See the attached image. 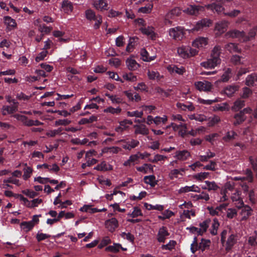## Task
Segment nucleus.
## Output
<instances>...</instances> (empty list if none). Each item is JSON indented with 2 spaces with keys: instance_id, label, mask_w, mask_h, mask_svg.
<instances>
[{
  "instance_id": "50",
  "label": "nucleus",
  "mask_w": 257,
  "mask_h": 257,
  "mask_svg": "<svg viewBox=\"0 0 257 257\" xmlns=\"http://www.w3.org/2000/svg\"><path fill=\"white\" fill-rule=\"evenodd\" d=\"M123 78L126 80L131 82H135L137 80V76L133 75L131 72L123 74Z\"/></svg>"
},
{
  "instance_id": "45",
  "label": "nucleus",
  "mask_w": 257,
  "mask_h": 257,
  "mask_svg": "<svg viewBox=\"0 0 257 257\" xmlns=\"http://www.w3.org/2000/svg\"><path fill=\"white\" fill-rule=\"evenodd\" d=\"M241 58L242 57L238 55H233L230 58V61L235 65H240L242 63L241 62Z\"/></svg>"
},
{
  "instance_id": "40",
  "label": "nucleus",
  "mask_w": 257,
  "mask_h": 257,
  "mask_svg": "<svg viewBox=\"0 0 257 257\" xmlns=\"http://www.w3.org/2000/svg\"><path fill=\"white\" fill-rule=\"evenodd\" d=\"M97 120V117L95 115H92L89 118H82L79 121V123L80 124H85L86 123H90L94 121H96Z\"/></svg>"
},
{
  "instance_id": "35",
  "label": "nucleus",
  "mask_w": 257,
  "mask_h": 257,
  "mask_svg": "<svg viewBox=\"0 0 257 257\" xmlns=\"http://www.w3.org/2000/svg\"><path fill=\"white\" fill-rule=\"evenodd\" d=\"M85 18L90 21H94L97 17L95 13L91 9H87L85 12Z\"/></svg>"
},
{
  "instance_id": "19",
  "label": "nucleus",
  "mask_w": 257,
  "mask_h": 257,
  "mask_svg": "<svg viewBox=\"0 0 257 257\" xmlns=\"http://www.w3.org/2000/svg\"><path fill=\"white\" fill-rule=\"evenodd\" d=\"M190 156V153L187 150L178 151L175 154V157L181 161L186 160Z\"/></svg>"
},
{
  "instance_id": "46",
  "label": "nucleus",
  "mask_w": 257,
  "mask_h": 257,
  "mask_svg": "<svg viewBox=\"0 0 257 257\" xmlns=\"http://www.w3.org/2000/svg\"><path fill=\"white\" fill-rule=\"evenodd\" d=\"M121 111V109L118 107L116 108L109 106L104 110V112H109L112 114H119Z\"/></svg>"
},
{
  "instance_id": "13",
  "label": "nucleus",
  "mask_w": 257,
  "mask_h": 257,
  "mask_svg": "<svg viewBox=\"0 0 257 257\" xmlns=\"http://www.w3.org/2000/svg\"><path fill=\"white\" fill-rule=\"evenodd\" d=\"M4 21L5 24L7 25V29L9 31H11L17 27L16 21L10 16L5 17Z\"/></svg>"
},
{
  "instance_id": "43",
  "label": "nucleus",
  "mask_w": 257,
  "mask_h": 257,
  "mask_svg": "<svg viewBox=\"0 0 257 257\" xmlns=\"http://www.w3.org/2000/svg\"><path fill=\"white\" fill-rule=\"evenodd\" d=\"M205 183L207 186V190L208 191H216L219 188L218 185L214 181L210 182L209 181H205Z\"/></svg>"
},
{
  "instance_id": "6",
  "label": "nucleus",
  "mask_w": 257,
  "mask_h": 257,
  "mask_svg": "<svg viewBox=\"0 0 257 257\" xmlns=\"http://www.w3.org/2000/svg\"><path fill=\"white\" fill-rule=\"evenodd\" d=\"M170 235L167 228L165 226L161 227L158 232L157 239L159 242H165L167 236Z\"/></svg>"
},
{
  "instance_id": "33",
  "label": "nucleus",
  "mask_w": 257,
  "mask_h": 257,
  "mask_svg": "<svg viewBox=\"0 0 257 257\" xmlns=\"http://www.w3.org/2000/svg\"><path fill=\"white\" fill-rule=\"evenodd\" d=\"M245 176L242 177V182L247 181L248 183H252L253 180L252 172L250 169H247L245 171Z\"/></svg>"
},
{
  "instance_id": "63",
  "label": "nucleus",
  "mask_w": 257,
  "mask_h": 257,
  "mask_svg": "<svg viewBox=\"0 0 257 257\" xmlns=\"http://www.w3.org/2000/svg\"><path fill=\"white\" fill-rule=\"evenodd\" d=\"M94 21H95V23L93 26V27L94 29L97 30L99 28L100 25L102 22V16L100 15H97V18Z\"/></svg>"
},
{
  "instance_id": "47",
  "label": "nucleus",
  "mask_w": 257,
  "mask_h": 257,
  "mask_svg": "<svg viewBox=\"0 0 257 257\" xmlns=\"http://www.w3.org/2000/svg\"><path fill=\"white\" fill-rule=\"evenodd\" d=\"M24 171L23 178L24 180H27L31 177L33 169L31 167L27 166L26 168H24Z\"/></svg>"
},
{
  "instance_id": "57",
  "label": "nucleus",
  "mask_w": 257,
  "mask_h": 257,
  "mask_svg": "<svg viewBox=\"0 0 257 257\" xmlns=\"http://www.w3.org/2000/svg\"><path fill=\"white\" fill-rule=\"evenodd\" d=\"M153 8L152 4H149L148 6L140 8L139 10V12L140 13L147 14L151 12Z\"/></svg>"
},
{
  "instance_id": "62",
  "label": "nucleus",
  "mask_w": 257,
  "mask_h": 257,
  "mask_svg": "<svg viewBox=\"0 0 257 257\" xmlns=\"http://www.w3.org/2000/svg\"><path fill=\"white\" fill-rule=\"evenodd\" d=\"M47 51H43L42 52H40L35 58L36 61L38 62L40 61L44 60L45 57H46L47 55Z\"/></svg>"
},
{
  "instance_id": "51",
  "label": "nucleus",
  "mask_w": 257,
  "mask_h": 257,
  "mask_svg": "<svg viewBox=\"0 0 257 257\" xmlns=\"http://www.w3.org/2000/svg\"><path fill=\"white\" fill-rule=\"evenodd\" d=\"M63 128L59 127L57 130H53L47 132L46 135L50 137H54L57 135H60L61 134Z\"/></svg>"
},
{
  "instance_id": "58",
  "label": "nucleus",
  "mask_w": 257,
  "mask_h": 257,
  "mask_svg": "<svg viewBox=\"0 0 257 257\" xmlns=\"http://www.w3.org/2000/svg\"><path fill=\"white\" fill-rule=\"evenodd\" d=\"M211 8L212 10L215 11L217 13H220L224 10L223 7L219 4L214 3L211 5Z\"/></svg>"
},
{
  "instance_id": "60",
  "label": "nucleus",
  "mask_w": 257,
  "mask_h": 257,
  "mask_svg": "<svg viewBox=\"0 0 257 257\" xmlns=\"http://www.w3.org/2000/svg\"><path fill=\"white\" fill-rule=\"evenodd\" d=\"M52 29V27L46 26L45 25H40L39 30L41 33H44L45 34L49 33Z\"/></svg>"
},
{
  "instance_id": "14",
  "label": "nucleus",
  "mask_w": 257,
  "mask_h": 257,
  "mask_svg": "<svg viewBox=\"0 0 257 257\" xmlns=\"http://www.w3.org/2000/svg\"><path fill=\"white\" fill-rule=\"evenodd\" d=\"M189 50L195 51V49L191 48H187L185 47H181L178 48L177 52L180 56L183 58H187L189 57Z\"/></svg>"
},
{
  "instance_id": "8",
  "label": "nucleus",
  "mask_w": 257,
  "mask_h": 257,
  "mask_svg": "<svg viewBox=\"0 0 257 257\" xmlns=\"http://www.w3.org/2000/svg\"><path fill=\"white\" fill-rule=\"evenodd\" d=\"M196 88L199 91H208L212 89V85L208 81H198L195 82Z\"/></svg>"
},
{
  "instance_id": "4",
  "label": "nucleus",
  "mask_w": 257,
  "mask_h": 257,
  "mask_svg": "<svg viewBox=\"0 0 257 257\" xmlns=\"http://www.w3.org/2000/svg\"><path fill=\"white\" fill-rule=\"evenodd\" d=\"M204 10V7L202 6L190 5L184 10V12L191 15L197 16L199 15L200 12H203Z\"/></svg>"
},
{
  "instance_id": "49",
  "label": "nucleus",
  "mask_w": 257,
  "mask_h": 257,
  "mask_svg": "<svg viewBox=\"0 0 257 257\" xmlns=\"http://www.w3.org/2000/svg\"><path fill=\"white\" fill-rule=\"evenodd\" d=\"M51 236L50 235L43 233H40L39 232H38L36 236V238L38 242H40L42 240H44L46 239L50 238Z\"/></svg>"
},
{
  "instance_id": "17",
  "label": "nucleus",
  "mask_w": 257,
  "mask_h": 257,
  "mask_svg": "<svg viewBox=\"0 0 257 257\" xmlns=\"http://www.w3.org/2000/svg\"><path fill=\"white\" fill-rule=\"evenodd\" d=\"M238 90L237 85H228L224 88L223 92L227 96L231 97Z\"/></svg>"
},
{
  "instance_id": "18",
  "label": "nucleus",
  "mask_w": 257,
  "mask_h": 257,
  "mask_svg": "<svg viewBox=\"0 0 257 257\" xmlns=\"http://www.w3.org/2000/svg\"><path fill=\"white\" fill-rule=\"evenodd\" d=\"M225 48L230 53H241V50L239 49L237 44L229 43L225 45Z\"/></svg>"
},
{
  "instance_id": "7",
  "label": "nucleus",
  "mask_w": 257,
  "mask_h": 257,
  "mask_svg": "<svg viewBox=\"0 0 257 257\" xmlns=\"http://www.w3.org/2000/svg\"><path fill=\"white\" fill-rule=\"evenodd\" d=\"M211 23L210 20L203 19L198 21L192 29L193 31H199L201 30L204 27H209Z\"/></svg>"
},
{
  "instance_id": "30",
  "label": "nucleus",
  "mask_w": 257,
  "mask_h": 257,
  "mask_svg": "<svg viewBox=\"0 0 257 257\" xmlns=\"http://www.w3.org/2000/svg\"><path fill=\"white\" fill-rule=\"evenodd\" d=\"M127 66L130 70H135L139 67V64L135 60L127 59L126 61Z\"/></svg>"
},
{
  "instance_id": "34",
  "label": "nucleus",
  "mask_w": 257,
  "mask_h": 257,
  "mask_svg": "<svg viewBox=\"0 0 257 257\" xmlns=\"http://www.w3.org/2000/svg\"><path fill=\"white\" fill-rule=\"evenodd\" d=\"M176 106L183 111H186L187 109L189 111H193L195 109V107L192 103L186 105L181 102H178L176 104Z\"/></svg>"
},
{
  "instance_id": "28",
  "label": "nucleus",
  "mask_w": 257,
  "mask_h": 257,
  "mask_svg": "<svg viewBox=\"0 0 257 257\" xmlns=\"http://www.w3.org/2000/svg\"><path fill=\"white\" fill-rule=\"evenodd\" d=\"M251 211L252 209L249 206L246 205L244 206L241 211L242 220H246L251 215Z\"/></svg>"
},
{
  "instance_id": "23",
  "label": "nucleus",
  "mask_w": 257,
  "mask_h": 257,
  "mask_svg": "<svg viewBox=\"0 0 257 257\" xmlns=\"http://www.w3.org/2000/svg\"><path fill=\"white\" fill-rule=\"evenodd\" d=\"M144 181L146 184L150 185L152 187H154L158 182V181L156 180V177L153 175L145 176Z\"/></svg>"
},
{
  "instance_id": "16",
  "label": "nucleus",
  "mask_w": 257,
  "mask_h": 257,
  "mask_svg": "<svg viewBox=\"0 0 257 257\" xmlns=\"http://www.w3.org/2000/svg\"><path fill=\"white\" fill-rule=\"evenodd\" d=\"M141 32L145 35L149 36L152 40H155L156 38V34L154 31V28L152 27H148L147 28H141L140 29Z\"/></svg>"
},
{
  "instance_id": "11",
  "label": "nucleus",
  "mask_w": 257,
  "mask_h": 257,
  "mask_svg": "<svg viewBox=\"0 0 257 257\" xmlns=\"http://www.w3.org/2000/svg\"><path fill=\"white\" fill-rule=\"evenodd\" d=\"M134 127L135 128V134L136 135H147L149 134V131L144 124H136Z\"/></svg>"
},
{
  "instance_id": "52",
  "label": "nucleus",
  "mask_w": 257,
  "mask_h": 257,
  "mask_svg": "<svg viewBox=\"0 0 257 257\" xmlns=\"http://www.w3.org/2000/svg\"><path fill=\"white\" fill-rule=\"evenodd\" d=\"M126 114L127 115L130 117L135 116L136 117L142 118L143 115V112L139 111L138 110L134 111H127Z\"/></svg>"
},
{
  "instance_id": "25",
  "label": "nucleus",
  "mask_w": 257,
  "mask_h": 257,
  "mask_svg": "<svg viewBox=\"0 0 257 257\" xmlns=\"http://www.w3.org/2000/svg\"><path fill=\"white\" fill-rule=\"evenodd\" d=\"M140 143L138 141L132 139L126 142V144L123 146V148L125 150H131L137 147Z\"/></svg>"
},
{
  "instance_id": "21",
  "label": "nucleus",
  "mask_w": 257,
  "mask_h": 257,
  "mask_svg": "<svg viewBox=\"0 0 257 257\" xmlns=\"http://www.w3.org/2000/svg\"><path fill=\"white\" fill-rule=\"evenodd\" d=\"M93 5L98 11H102L108 9V5L105 1H94Z\"/></svg>"
},
{
  "instance_id": "38",
  "label": "nucleus",
  "mask_w": 257,
  "mask_h": 257,
  "mask_svg": "<svg viewBox=\"0 0 257 257\" xmlns=\"http://www.w3.org/2000/svg\"><path fill=\"white\" fill-rule=\"evenodd\" d=\"M144 206L148 210H157L159 211H162L164 210V207L163 205L157 204L156 205H153L152 204H148V203H144Z\"/></svg>"
},
{
  "instance_id": "3",
  "label": "nucleus",
  "mask_w": 257,
  "mask_h": 257,
  "mask_svg": "<svg viewBox=\"0 0 257 257\" xmlns=\"http://www.w3.org/2000/svg\"><path fill=\"white\" fill-rule=\"evenodd\" d=\"M169 33L171 37L177 41L181 40L185 35L184 28L180 26L171 28Z\"/></svg>"
},
{
  "instance_id": "48",
  "label": "nucleus",
  "mask_w": 257,
  "mask_h": 257,
  "mask_svg": "<svg viewBox=\"0 0 257 257\" xmlns=\"http://www.w3.org/2000/svg\"><path fill=\"white\" fill-rule=\"evenodd\" d=\"M22 192L23 194L31 198H34L38 195V194L37 192L30 189H25L23 190Z\"/></svg>"
},
{
  "instance_id": "10",
  "label": "nucleus",
  "mask_w": 257,
  "mask_h": 257,
  "mask_svg": "<svg viewBox=\"0 0 257 257\" xmlns=\"http://www.w3.org/2000/svg\"><path fill=\"white\" fill-rule=\"evenodd\" d=\"M18 110L16 105H4L2 108V114L4 115L13 114Z\"/></svg>"
},
{
  "instance_id": "64",
  "label": "nucleus",
  "mask_w": 257,
  "mask_h": 257,
  "mask_svg": "<svg viewBox=\"0 0 257 257\" xmlns=\"http://www.w3.org/2000/svg\"><path fill=\"white\" fill-rule=\"evenodd\" d=\"M209 173L208 172H201L196 174L195 176V178L200 181H202L208 177Z\"/></svg>"
},
{
  "instance_id": "26",
  "label": "nucleus",
  "mask_w": 257,
  "mask_h": 257,
  "mask_svg": "<svg viewBox=\"0 0 257 257\" xmlns=\"http://www.w3.org/2000/svg\"><path fill=\"white\" fill-rule=\"evenodd\" d=\"M245 105V101L243 100L238 99L234 102L232 106V110L234 111H238L243 108Z\"/></svg>"
},
{
  "instance_id": "31",
  "label": "nucleus",
  "mask_w": 257,
  "mask_h": 257,
  "mask_svg": "<svg viewBox=\"0 0 257 257\" xmlns=\"http://www.w3.org/2000/svg\"><path fill=\"white\" fill-rule=\"evenodd\" d=\"M22 229L27 232L32 230L34 227V223L30 221H23L20 224Z\"/></svg>"
},
{
  "instance_id": "12",
  "label": "nucleus",
  "mask_w": 257,
  "mask_h": 257,
  "mask_svg": "<svg viewBox=\"0 0 257 257\" xmlns=\"http://www.w3.org/2000/svg\"><path fill=\"white\" fill-rule=\"evenodd\" d=\"M167 69L171 73L175 72L179 75H183L186 71L185 68L184 67L181 66L179 67L175 65H169L168 66Z\"/></svg>"
},
{
  "instance_id": "27",
  "label": "nucleus",
  "mask_w": 257,
  "mask_h": 257,
  "mask_svg": "<svg viewBox=\"0 0 257 257\" xmlns=\"http://www.w3.org/2000/svg\"><path fill=\"white\" fill-rule=\"evenodd\" d=\"M227 26V22L226 21H221L216 23L215 30L222 33L226 30Z\"/></svg>"
},
{
  "instance_id": "53",
  "label": "nucleus",
  "mask_w": 257,
  "mask_h": 257,
  "mask_svg": "<svg viewBox=\"0 0 257 257\" xmlns=\"http://www.w3.org/2000/svg\"><path fill=\"white\" fill-rule=\"evenodd\" d=\"M198 101L201 104H206V105H210L214 102H216L218 101V99L217 98H215L213 100L211 99H207L205 100L201 98H199L198 99Z\"/></svg>"
},
{
  "instance_id": "54",
  "label": "nucleus",
  "mask_w": 257,
  "mask_h": 257,
  "mask_svg": "<svg viewBox=\"0 0 257 257\" xmlns=\"http://www.w3.org/2000/svg\"><path fill=\"white\" fill-rule=\"evenodd\" d=\"M110 242V239L108 236H106L102 239L101 242L98 244V247L99 249L102 248L103 247L109 244Z\"/></svg>"
},
{
  "instance_id": "36",
  "label": "nucleus",
  "mask_w": 257,
  "mask_h": 257,
  "mask_svg": "<svg viewBox=\"0 0 257 257\" xmlns=\"http://www.w3.org/2000/svg\"><path fill=\"white\" fill-rule=\"evenodd\" d=\"M121 247V245L119 243H113L112 245H109L107 246L105 250L106 251H110L112 252L116 253L119 252V249Z\"/></svg>"
},
{
  "instance_id": "55",
  "label": "nucleus",
  "mask_w": 257,
  "mask_h": 257,
  "mask_svg": "<svg viewBox=\"0 0 257 257\" xmlns=\"http://www.w3.org/2000/svg\"><path fill=\"white\" fill-rule=\"evenodd\" d=\"M237 134L234 132H228L226 136L223 137V139L224 141L228 142L230 140H233L235 138V136H236Z\"/></svg>"
},
{
  "instance_id": "56",
  "label": "nucleus",
  "mask_w": 257,
  "mask_h": 257,
  "mask_svg": "<svg viewBox=\"0 0 257 257\" xmlns=\"http://www.w3.org/2000/svg\"><path fill=\"white\" fill-rule=\"evenodd\" d=\"M109 222L111 224L109 230L113 232L118 226V221L115 218H112L109 220Z\"/></svg>"
},
{
  "instance_id": "15",
  "label": "nucleus",
  "mask_w": 257,
  "mask_h": 257,
  "mask_svg": "<svg viewBox=\"0 0 257 257\" xmlns=\"http://www.w3.org/2000/svg\"><path fill=\"white\" fill-rule=\"evenodd\" d=\"M94 169L100 171H111L113 169V167L109 164H107L105 161H102L95 167Z\"/></svg>"
},
{
  "instance_id": "39",
  "label": "nucleus",
  "mask_w": 257,
  "mask_h": 257,
  "mask_svg": "<svg viewBox=\"0 0 257 257\" xmlns=\"http://www.w3.org/2000/svg\"><path fill=\"white\" fill-rule=\"evenodd\" d=\"M137 170L145 174L148 173V170H150L151 172L153 171V168L151 164H145L143 166L137 167Z\"/></svg>"
},
{
  "instance_id": "22",
  "label": "nucleus",
  "mask_w": 257,
  "mask_h": 257,
  "mask_svg": "<svg viewBox=\"0 0 257 257\" xmlns=\"http://www.w3.org/2000/svg\"><path fill=\"white\" fill-rule=\"evenodd\" d=\"M257 83V74L252 73L246 78L245 84L248 86H253Z\"/></svg>"
},
{
  "instance_id": "5",
  "label": "nucleus",
  "mask_w": 257,
  "mask_h": 257,
  "mask_svg": "<svg viewBox=\"0 0 257 257\" xmlns=\"http://www.w3.org/2000/svg\"><path fill=\"white\" fill-rule=\"evenodd\" d=\"M181 14V10L178 8H175L169 12H168L166 15L165 18V24H172V21L170 19H173L175 17L178 16Z\"/></svg>"
},
{
  "instance_id": "29",
  "label": "nucleus",
  "mask_w": 257,
  "mask_h": 257,
  "mask_svg": "<svg viewBox=\"0 0 257 257\" xmlns=\"http://www.w3.org/2000/svg\"><path fill=\"white\" fill-rule=\"evenodd\" d=\"M211 243L209 239L202 238L201 242L199 243V248L202 251H204L205 249L209 248Z\"/></svg>"
},
{
  "instance_id": "59",
  "label": "nucleus",
  "mask_w": 257,
  "mask_h": 257,
  "mask_svg": "<svg viewBox=\"0 0 257 257\" xmlns=\"http://www.w3.org/2000/svg\"><path fill=\"white\" fill-rule=\"evenodd\" d=\"M71 121L67 119H58L55 122V125H67L71 123Z\"/></svg>"
},
{
  "instance_id": "41",
  "label": "nucleus",
  "mask_w": 257,
  "mask_h": 257,
  "mask_svg": "<svg viewBox=\"0 0 257 257\" xmlns=\"http://www.w3.org/2000/svg\"><path fill=\"white\" fill-rule=\"evenodd\" d=\"M207 39L206 38L202 37L197 39L194 42V46L197 47H203L207 44Z\"/></svg>"
},
{
  "instance_id": "24",
  "label": "nucleus",
  "mask_w": 257,
  "mask_h": 257,
  "mask_svg": "<svg viewBox=\"0 0 257 257\" xmlns=\"http://www.w3.org/2000/svg\"><path fill=\"white\" fill-rule=\"evenodd\" d=\"M234 119L233 124L236 126L242 123L245 120L246 117L239 112L234 114Z\"/></svg>"
},
{
  "instance_id": "61",
  "label": "nucleus",
  "mask_w": 257,
  "mask_h": 257,
  "mask_svg": "<svg viewBox=\"0 0 257 257\" xmlns=\"http://www.w3.org/2000/svg\"><path fill=\"white\" fill-rule=\"evenodd\" d=\"M130 215L133 218H136L139 216H143V213L140 208L138 207H135L134 208V211Z\"/></svg>"
},
{
  "instance_id": "2",
  "label": "nucleus",
  "mask_w": 257,
  "mask_h": 257,
  "mask_svg": "<svg viewBox=\"0 0 257 257\" xmlns=\"http://www.w3.org/2000/svg\"><path fill=\"white\" fill-rule=\"evenodd\" d=\"M255 35V32L252 30L249 32L248 35L246 36L245 32L237 30H233L227 33V36L233 38H238L240 41H247L250 38H253Z\"/></svg>"
},
{
  "instance_id": "1",
  "label": "nucleus",
  "mask_w": 257,
  "mask_h": 257,
  "mask_svg": "<svg viewBox=\"0 0 257 257\" xmlns=\"http://www.w3.org/2000/svg\"><path fill=\"white\" fill-rule=\"evenodd\" d=\"M221 51L220 46H215L211 51L210 58L201 62V66L206 69H213L219 65L221 61L220 58Z\"/></svg>"
},
{
  "instance_id": "32",
  "label": "nucleus",
  "mask_w": 257,
  "mask_h": 257,
  "mask_svg": "<svg viewBox=\"0 0 257 257\" xmlns=\"http://www.w3.org/2000/svg\"><path fill=\"white\" fill-rule=\"evenodd\" d=\"M61 5L65 13H68L73 10V5L70 1H62Z\"/></svg>"
},
{
  "instance_id": "9",
  "label": "nucleus",
  "mask_w": 257,
  "mask_h": 257,
  "mask_svg": "<svg viewBox=\"0 0 257 257\" xmlns=\"http://www.w3.org/2000/svg\"><path fill=\"white\" fill-rule=\"evenodd\" d=\"M14 117L22 121L25 125L31 126L33 125V120L29 119L28 117L19 114L14 115Z\"/></svg>"
},
{
  "instance_id": "37",
  "label": "nucleus",
  "mask_w": 257,
  "mask_h": 257,
  "mask_svg": "<svg viewBox=\"0 0 257 257\" xmlns=\"http://www.w3.org/2000/svg\"><path fill=\"white\" fill-rule=\"evenodd\" d=\"M236 242L235 236L234 234H231L227 239L226 242V249H230Z\"/></svg>"
},
{
  "instance_id": "42",
  "label": "nucleus",
  "mask_w": 257,
  "mask_h": 257,
  "mask_svg": "<svg viewBox=\"0 0 257 257\" xmlns=\"http://www.w3.org/2000/svg\"><path fill=\"white\" fill-rule=\"evenodd\" d=\"M231 69L227 68L221 77L220 80L222 82H227L229 80L231 76Z\"/></svg>"
},
{
  "instance_id": "44",
  "label": "nucleus",
  "mask_w": 257,
  "mask_h": 257,
  "mask_svg": "<svg viewBox=\"0 0 257 257\" xmlns=\"http://www.w3.org/2000/svg\"><path fill=\"white\" fill-rule=\"evenodd\" d=\"M176 244V241L175 240H170L168 243L163 244L162 245L161 248L162 249L171 250L174 248Z\"/></svg>"
},
{
  "instance_id": "20",
  "label": "nucleus",
  "mask_w": 257,
  "mask_h": 257,
  "mask_svg": "<svg viewBox=\"0 0 257 257\" xmlns=\"http://www.w3.org/2000/svg\"><path fill=\"white\" fill-rule=\"evenodd\" d=\"M141 58L144 61L151 62L155 59L156 56H149V54L146 49L143 48L141 50Z\"/></svg>"
}]
</instances>
